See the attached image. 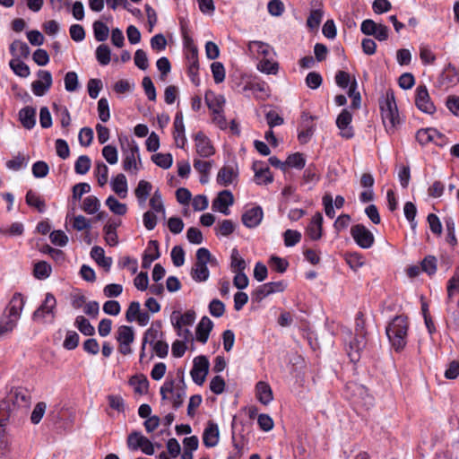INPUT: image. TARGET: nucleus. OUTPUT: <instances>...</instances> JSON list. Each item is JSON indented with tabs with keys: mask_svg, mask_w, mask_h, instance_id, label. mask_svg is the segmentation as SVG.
<instances>
[{
	"mask_svg": "<svg viewBox=\"0 0 459 459\" xmlns=\"http://www.w3.org/2000/svg\"><path fill=\"white\" fill-rule=\"evenodd\" d=\"M382 121L389 134H393L398 125L400 117L393 91H387L385 99L380 101Z\"/></svg>",
	"mask_w": 459,
	"mask_h": 459,
	"instance_id": "obj_1",
	"label": "nucleus"
},
{
	"mask_svg": "<svg viewBox=\"0 0 459 459\" xmlns=\"http://www.w3.org/2000/svg\"><path fill=\"white\" fill-rule=\"evenodd\" d=\"M407 332L408 321L407 317L403 316H396L386 326V335L396 351H400L405 347Z\"/></svg>",
	"mask_w": 459,
	"mask_h": 459,
	"instance_id": "obj_2",
	"label": "nucleus"
},
{
	"mask_svg": "<svg viewBox=\"0 0 459 459\" xmlns=\"http://www.w3.org/2000/svg\"><path fill=\"white\" fill-rule=\"evenodd\" d=\"M119 142L121 144V150L123 152V169L126 171H130L131 169H134L135 171L139 169L137 166L138 162L141 164L140 158V150L136 142L133 139H128V137H119Z\"/></svg>",
	"mask_w": 459,
	"mask_h": 459,
	"instance_id": "obj_3",
	"label": "nucleus"
},
{
	"mask_svg": "<svg viewBox=\"0 0 459 459\" xmlns=\"http://www.w3.org/2000/svg\"><path fill=\"white\" fill-rule=\"evenodd\" d=\"M212 255L205 247L196 251V261L191 270V276L195 281H205L208 280L210 272L207 264L211 262Z\"/></svg>",
	"mask_w": 459,
	"mask_h": 459,
	"instance_id": "obj_4",
	"label": "nucleus"
},
{
	"mask_svg": "<svg viewBox=\"0 0 459 459\" xmlns=\"http://www.w3.org/2000/svg\"><path fill=\"white\" fill-rule=\"evenodd\" d=\"M56 299L52 293H47L40 306L33 312L32 320L38 323H45L48 318L53 322L56 317Z\"/></svg>",
	"mask_w": 459,
	"mask_h": 459,
	"instance_id": "obj_5",
	"label": "nucleus"
},
{
	"mask_svg": "<svg viewBox=\"0 0 459 459\" xmlns=\"http://www.w3.org/2000/svg\"><path fill=\"white\" fill-rule=\"evenodd\" d=\"M174 380L166 381L163 385L160 387V393L162 400L168 399V394H172V404L174 409H178L184 403V399L186 396V385L184 380H181V386L175 387Z\"/></svg>",
	"mask_w": 459,
	"mask_h": 459,
	"instance_id": "obj_6",
	"label": "nucleus"
},
{
	"mask_svg": "<svg viewBox=\"0 0 459 459\" xmlns=\"http://www.w3.org/2000/svg\"><path fill=\"white\" fill-rule=\"evenodd\" d=\"M351 235L355 243L361 248H370L374 242L375 238L373 233L368 230L363 224H356L351 228Z\"/></svg>",
	"mask_w": 459,
	"mask_h": 459,
	"instance_id": "obj_7",
	"label": "nucleus"
},
{
	"mask_svg": "<svg viewBox=\"0 0 459 459\" xmlns=\"http://www.w3.org/2000/svg\"><path fill=\"white\" fill-rule=\"evenodd\" d=\"M209 360L205 356L200 355L194 359V365L190 371L193 381L202 385L209 371Z\"/></svg>",
	"mask_w": 459,
	"mask_h": 459,
	"instance_id": "obj_8",
	"label": "nucleus"
},
{
	"mask_svg": "<svg viewBox=\"0 0 459 459\" xmlns=\"http://www.w3.org/2000/svg\"><path fill=\"white\" fill-rule=\"evenodd\" d=\"M415 105L422 112L426 114H433L436 107L431 101L426 85H419L415 91Z\"/></svg>",
	"mask_w": 459,
	"mask_h": 459,
	"instance_id": "obj_9",
	"label": "nucleus"
},
{
	"mask_svg": "<svg viewBox=\"0 0 459 459\" xmlns=\"http://www.w3.org/2000/svg\"><path fill=\"white\" fill-rule=\"evenodd\" d=\"M39 80H36L31 83L32 92L39 97L47 93L52 85L51 73L47 70H39L38 73Z\"/></svg>",
	"mask_w": 459,
	"mask_h": 459,
	"instance_id": "obj_10",
	"label": "nucleus"
},
{
	"mask_svg": "<svg viewBox=\"0 0 459 459\" xmlns=\"http://www.w3.org/2000/svg\"><path fill=\"white\" fill-rule=\"evenodd\" d=\"M351 120L352 115L347 108H343L338 115L336 126L339 128L340 134L342 138L351 139L354 136V131L351 126Z\"/></svg>",
	"mask_w": 459,
	"mask_h": 459,
	"instance_id": "obj_11",
	"label": "nucleus"
},
{
	"mask_svg": "<svg viewBox=\"0 0 459 459\" xmlns=\"http://www.w3.org/2000/svg\"><path fill=\"white\" fill-rule=\"evenodd\" d=\"M195 151L202 158H209L215 153V149L211 140L203 133L198 132L195 134Z\"/></svg>",
	"mask_w": 459,
	"mask_h": 459,
	"instance_id": "obj_12",
	"label": "nucleus"
},
{
	"mask_svg": "<svg viewBox=\"0 0 459 459\" xmlns=\"http://www.w3.org/2000/svg\"><path fill=\"white\" fill-rule=\"evenodd\" d=\"M195 312L192 309L187 310L184 314L178 311H174L171 314L170 319L174 328L178 331V335H181L183 325H192L195 321Z\"/></svg>",
	"mask_w": 459,
	"mask_h": 459,
	"instance_id": "obj_13",
	"label": "nucleus"
},
{
	"mask_svg": "<svg viewBox=\"0 0 459 459\" xmlns=\"http://www.w3.org/2000/svg\"><path fill=\"white\" fill-rule=\"evenodd\" d=\"M173 126V137L176 142V145L177 147L183 149L186 143V137L185 134V125L182 111H178L176 113Z\"/></svg>",
	"mask_w": 459,
	"mask_h": 459,
	"instance_id": "obj_14",
	"label": "nucleus"
},
{
	"mask_svg": "<svg viewBox=\"0 0 459 459\" xmlns=\"http://www.w3.org/2000/svg\"><path fill=\"white\" fill-rule=\"evenodd\" d=\"M366 344V334L356 333L354 339L350 342L348 350V356L352 362L359 361Z\"/></svg>",
	"mask_w": 459,
	"mask_h": 459,
	"instance_id": "obj_15",
	"label": "nucleus"
},
{
	"mask_svg": "<svg viewBox=\"0 0 459 459\" xmlns=\"http://www.w3.org/2000/svg\"><path fill=\"white\" fill-rule=\"evenodd\" d=\"M323 215L319 212L312 217L306 229V234L311 240L316 241L321 238L323 235Z\"/></svg>",
	"mask_w": 459,
	"mask_h": 459,
	"instance_id": "obj_16",
	"label": "nucleus"
},
{
	"mask_svg": "<svg viewBox=\"0 0 459 459\" xmlns=\"http://www.w3.org/2000/svg\"><path fill=\"white\" fill-rule=\"evenodd\" d=\"M220 438L218 425L210 420L203 433V442L206 447H214L217 446Z\"/></svg>",
	"mask_w": 459,
	"mask_h": 459,
	"instance_id": "obj_17",
	"label": "nucleus"
},
{
	"mask_svg": "<svg viewBox=\"0 0 459 459\" xmlns=\"http://www.w3.org/2000/svg\"><path fill=\"white\" fill-rule=\"evenodd\" d=\"M263 216V209L260 206H255L245 212L241 220L246 227L252 229L261 223Z\"/></svg>",
	"mask_w": 459,
	"mask_h": 459,
	"instance_id": "obj_18",
	"label": "nucleus"
},
{
	"mask_svg": "<svg viewBox=\"0 0 459 459\" xmlns=\"http://www.w3.org/2000/svg\"><path fill=\"white\" fill-rule=\"evenodd\" d=\"M25 305V298L21 293H15L7 306V316L19 320Z\"/></svg>",
	"mask_w": 459,
	"mask_h": 459,
	"instance_id": "obj_19",
	"label": "nucleus"
},
{
	"mask_svg": "<svg viewBox=\"0 0 459 459\" xmlns=\"http://www.w3.org/2000/svg\"><path fill=\"white\" fill-rule=\"evenodd\" d=\"M36 113V108L30 106H26L19 111V121L24 128L30 130L35 126Z\"/></svg>",
	"mask_w": 459,
	"mask_h": 459,
	"instance_id": "obj_20",
	"label": "nucleus"
},
{
	"mask_svg": "<svg viewBox=\"0 0 459 459\" xmlns=\"http://www.w3.org/2000/svg\"><path fill=\"white\" fill-rule=\"evenodd\" d=\"M160 256L159 242L157 240H150L143 256L142 267L144 269L150 268L152 263L160 258Z\"/></svg>",
	"mask_w": 459,
	"mask_h": 459,
	"instance_id": "obj_21",
	"label": "nucleus"
},
{
	"mask_svg": "<svg viewBox=\"0 0 459 459\" xmlns=\"http://www.w3.org/2000/svg\"><path fill=\"white\" fill-rule=\"evenodd\" d=\"M255 180L258 185H268L273 182V177L268 167H263L262 162H254Z\"/></svg>",
	"mask_w": 459,
	"mask_h": 459,
	"instance_id": "obj_22",
	"label": "nucleus"
},
{
	"mask_svg": "<svg viewBox=\"0 0 459 459\" xmlns=\"http://www.w3.org/2000/svg\"><path fill=\"white\" fill-rule=\"evenodd\" d=\"M212 327V321L206 316H203L195 329L196 340L202 343H205Z\"/></svg>",
	"mask_w": 459,
	"mask_h": 459,
	"instance_id": "obj_23",
	"label": "nucleus"
},
{
	"mask_svg": "<svg viewBox=\"0 0 459 459\" xmlns=\"http://www.w3.org/2000/svg\"><path fill=\"white\" fill-rule=\"evenodd\" d=\"M186 58L188 61V75L193 83L195 85L199 84L198 78V70H199V62H198V50L195 48L192 49V52L186 53Z\"/></svg>",
	"mask_w": 459,
	"mask_h": 459,
	"instance_id": "obj_24",
	"label": "nucleus"
},
{
	"mask_svg": "<svg viewBox=\"0 0 459 459\" xmlns=\"http://www.w3.org/2000/svg\"><path fill=\"white\" fill-rule=\"evenodd\" d=\"M160 335L162 336V333L160 332V330L158 328H155L153 325H152L149 329L145 331L143 337L142 347L140 351V362H142L143 358L145 357L146 344H153L156 341H158L157 339Z\"/></svg>",
	"mask_w": 459,
	"mask_h": 459,
	"instance_id": "obj_25",
	"label": "nucleus"
},
{
	"mask_svg": "<svg viewBox=\"0 0 459 459\" xmlns=\"http://www.w3.org/2000/svg\"><path fill=\"white\" fill-rule=\"evenodd\" d=\"M91 256L100 267L104 268L106 272L110 270L112 258L105 256V252L102 247L98 246L93 247L91 251Z\"/></svg>",
	"mask_w": 459,
	"mask_h": 459,
	"instance_id": "obj_26",
	"label": "nucleus"
},
{
	"mask_svg": "<svg viewBox=\"0 0 459 459\" xmlns=\"http://www.w3.org/2000/svg\"><path fill=\"white\" fill-rule=\"evenodd\" d=\"M10 53L14 57L13 59L28 58L30 49L27 43L15 39L10 45Z\"/></svg>",
	"mask_w": 459,
	"mask_h": 459,
	"instance_id": "obj_27",
	"label": "nucleus"
},
{
	"mask_svg": "<svg viewBox=\"0 0 459 459\" xmlns=\"http://www.w3.org/2000/svg\"><path fill=\"white\" fill-rule=\"evenodd\" d=\"M255 390L256 397L261 403L266 405L272 402L273 398V391L267 383L263 381L258 382L255 385Z\"/></svg>",
	"mask_w": 459,
	"mask_h": 459,
	"instance_id": "obj_28",
	"label": "nucleus"
},
{
	"mask_svg": "<svg viewBox=\"0 0 459 459\" xmlns=\"http://www.w3.org/2000/svg\"><path fill=\"white\" fill-rule=\"evenodd\" d=\"M441 82L446 85V88L454 86L459 82V74L455 67L449 65L445 68L441 76Z\"/></svg>",
	"mask_w": 459,
	"mask_h": 459,
	"instance_id": "obj_29",
	"label": "nucleus"
},
{
	"mask_svg": "<svg viewBox=\"0 0 459 459\" xmlns=\"http://www.w3.org/2000/svg\"><path fill=\"white\" fill-rule=\"evenodd\" d=\"M237 174L232 167L223 166L218 172L217 183L221 186H227L233 182Z\"/></svg>",
	"mask_w": 459,
	"mask_h": 459,
	"instance_id": "obj_30",
	"label": "nucleus"
},
{
	"mask_svg": "<svg viewBox=\"0 0 459 459\" xmlns=\"http://www.w3.org/2000/svg\"><path fill=\"white\" fill-rule=\"evenodd\" d=\"M112 190L122 198H125L127 193V180L124 174H117L111 180Z\"/></svg>",
	"mask_w": 459,
	"mask_h": 459,
	"instance_id": "obj_31",
	"label": "nucleus"
},
{
	"mask_svg": "<svg viewBox=\"0 0 459 459\" xmlns=\"http://www.w3.org/2000/svg\"><path fill=\"white\" fill-rule=\"evenodd\" d=\"M152 188V186L150 182L146 180L139 181L137 187L134 190V194L140 205H143L146 203Z\"/></svg>",
	"mask_w": 459,
	"mask_h": 459,
	"instance_id": "obj_32",
	"label": "nucleus"
},
{
	"mask_svg": "<svg viewBox=\"0 0 459 459\" xmlns=\"http://www.w3.org/2000/svg\"><path fill=\"white\" fill-rule=\"evenodd\" d=\"M436 137H442V134L434 128L420 129L416 134V139L421 145H425L435 140Z\"/></svg>",
	"mask_w": 459,
	"mask_h": 459,
	"instance_id": "obj_33",
	"label": "nucleus"
},
{
	"mask_svg": "<svg viewBox=\"0 0 459 459\" xmlns=\"http://www.w3.org/2000/svg\"><path fill=\"white\" fill-rule=\"evenodd\" d=\"M116 340L119 343L132 344L134 341V332L132 326L121 325L117 331Z\"/></svg>",
	"mask_w": 459,
	"mask_h": 459,
	"instance_id": "obj_34",
	"label": "nucleus"
},
{
	"mask_svg": "<svg viewBox=\"0 0 459 459\" xmlns=\"http://www.w3.org/2000/svg\"><path fill=\"white\" fill-rule=\"evenodd\" d=\"M205 101L208 108L215 112H222V106L225 103V99L222 95H215L213 92H207L205 94Z\"/></svg>",
	"mask_w": 459,
	"mask_h": 459,
	"instance_id": "obj_35",
	"label": "nucleus"
},
{
	"mask_svg": "<svg viewBox=\"0 0 459 459\" xmlns=\"http://www.w3.org/2000/svg\"><path fill=\"white\" fill-rule=\"evenodd\" d=\"M234 203V197L230 190H223L220 192L217 197L212 202V210L217 208L232 205Z\"/></svg>",
	"mask_w": 459,
	"mask_h": 459,
	"instance_id": "obj_36",
	"label": "nucleus"
},
{
	"mask_svg": "<svg viewBox=\"0 0 459 459\" xmlns=\"http://www.w3.org/2000/svg\"><path fill=\"white\" fill-rule=\"evenodd\" d=\"M12 398H4L0 401V427H4L9 420L11 412L15 408L12 404Z\"/></svg>",
	"mask_w": 459,
	"mask_h": 459,
	"instance_id": "obj_37",
	"label": "nucleus"
},
{
	"mask_svg": "<svg viewBox=\"0 0 459 459\" xmlns=\"http://www.w3.org/2000/svg\"><path fill=\"white\" fill-rule=\"evenodd\" d=\"M74 326L86 336H92L95 333V328L90 321L83 316H76L74 320Z\"/></svg>",
	"mask_w": 459,
	"mask_h": 459,
	"instance_id": "obj_38",
	"label": "nucleus"
},
{
	"mask_svg": "<svg viewBox=\"0 0 459 459\" xmlns=\"http://www.w3.org/2000/svg\"><path fill=\"white\" fill-rule=\"evenodd\" d=\"M118 224L116 222H109L104 226L103 231L105 234V239L108 245L115 247L118 243V238L117 234V228Z\"/></svg>",
	"mask_w": 459,
	"mask_h": 459,
	"instance_id": "obj_39",
	"label": "nucleus"
},
{
	"mask_svg": "<svg viewBox=\"0 0 459 459\" xmlns=\"http://www.w3.org/2000/svg\"><path fill=\"white\" fill-rule=\"evenodd\" d=\"M25 199L28 205L35 207L39 212H45L46 204L44 200L32 190L27 192Z\"/></svg>",
	"mask_w": 459,
	"mask_h": 459,
	"instance_id": "obj_40",
	"label": "nucleus"
},
{
	"mask_svg": "<svg viewBox=\"0 0 459 459\" xmlns=\"http://www.w3.org/2000/svg\"><path fill=\"white\" fill-rule=\"evenodd\" d=\"M18 320L5 314L0 318V338L11 333L17 325Z\"/></svg>",
	"mask_w": 459,
	"mask_h": 459,
	"instance_id": "obj_41",
	"label": "nucleus"
},
{
	"mask_svg": "<svg viewBox=\"0 0 459 459\" xmlns=\"http://www.w3.org/2000/svg\"><path fill=\"white\" fill-rule=\"evenodd\" d=\"M9 65L13 72L20 77L26 78L30 74V67L20 59H12Z\"/></svg>",
	"mask_w": 459,
	"mask_h": 459,
	"instance_id": "obj_42",
	"label": "nucleus"
},
{
	"mask_svg": "<svg viewBox=\"0 0 459 459\" xmlns=\"http://www.w3.org/2000/svg\"><path fill=\"white\" fill-rule=\"evenodd\" d=\"M7 398L13 399L12 404L14 407L26 404L29 401L27 391L22 388L12 390L10 395Z\"/></svg>",
	"mask_w": 459,
	"mask_h": 459,
	"instance_id": "obj_43",
	"label": "nucleus"
},
{
	"mask_svg": "<svg viewBox=\"0 0 459 459\" xmlns=\"http://www.w3.org/2000/svg\"><path fill=\"white\" fill-rule=\"evenodd\" d=\"M92 27L94 38L97 41L103 42L108 39L109 29L104 22L101 21H96Z\"/></svg>",
	"mask_w": 459,
	"mask_h": 459,
	"instance_id": "obj_44",
	"label": "nucleus"
},
{
	"mask_svg": "<svg viewBox=\"0 0 459 459\" xmlns=\"http://www.w3.org/2000/svg\"><path fill=\"white\" fill-rule=\"evenodd\" d=\"M96 59L101 65H107L111 60V50L106 44H101L96 48Z\"/></svg>",
	"mask_w": 459,
	"mask_h": 459,
	"instance_id": "obj_45",
	"label": "nucleus"
},
{
	"mask_svg": "<svg viewBox=\"0 0 459 459\" xmlns=\"http://www.w3.org/2000/svg\"><path fill=\"white\" fill-rule=\"evenodd\" d=\"M421 271L428 275L432 276L436 273L437 268V260L434 255H427L420 263Z\"/></svg>",
	"mask_w": 459,
	"mask_h": 459,
	"instance_id": "obj_46",
	"label": "nucleus"
},
{
	"mask_svg": "<svg viewBox=\"0 0 459 459\" xmlns=\"http://www.w3.org/2000/svg\"><path fill=\"white\" fill-rule=\"evenodd\" d=\"M106 205L109 210L117 215H124L126 213L127 207L126 204L120 203L113 195H110L106 200Z\"/></svg>",
	"mask_w": 459,
	"mask_h": 459,
	"instance_id": "obj_47",
	"label": "nucleus"
},
{
	"mask_svg": "<svg viewBox=\"0 0 459 459\" xmlns=\"http://www.w3.org/2000/svg\"><path fill=\"white\" fill-rule=\"evenodd\" d=\"M152 160L157 166L163 169H168L172 166L173 158L170 153H156L152 156Z\"/></svg>",
	"mask_w": 459,
	"mask_h": 459,
	"instance_id": "obj_48",
	"label": "nucleus"
},
{
	"mask_svg": "<svg viewBox=\"0 0 459 459\" xmlns=\"http://www.w3.org/2000/svg\"><path fill=\"white\" fill-rule=\"evenodd\" d=\"M286 168H294L297 169H302L306 165V159L300 152H295L288 156L285 160Z\"/></svg>",
	"mask_w": 459,
	"mask_h": 459,
	"instance_id": "obj_49",
	"label": "nucleus"
},
{
	"mask_svg": "<svg viewBox=\"0 0 459 459\" xmlns=\"http://www.w3.org/2000/svg\"><path fill=\"white\" fill-rule=\"evenodd\" d=\"M130 385H134V392L139 394H144L149 388V381L146 377H133L130 379Z\"/></svg>",
	"mask_w": 459,
	"mask_h": 459,
	"instance_id": "obj_50",
	"label": "nucleus"
},
{
	"mask_svg": "<svg viewBox=\"0 0 459 459\" xmlns=\"http://www.w3.org/2000/svg\"><path fill=\"white\" fill-rule=\"evenodd\" d=\"M230 267L232 272L245 271L247 267L246 261L240 256L238 250L233 248L230 255Z\"/></svg>",
	"mask_w": 459,
	"mask_h": 459,
	"instance_id": "obj_51",
	"label": "nucleus"
},
{
	"mask_svg": "<svg viewBox=\"0 0 459 459\" xmlns=\"http://www.w3.org/2000/svg\"><path fill=\"white\" fill-rule=\"evenodd\" d=\"M100 207V200L94 195H89L84 198L82 210L88 214L96 213Z\"/></svg>",
	"mask_w": 459,
	"mask_h": 459,
	"instance_id": "obj_52",
	"label": "nucleus"
},
{
	"mask_svg": "<svg viewBox=\"0 0 459 459\" xmlns=\"http://www.w3.org/2000/svg\"><path fill=\"white\" fill-rule=\"evenodd\" d=\"M403 212L405 218L410 222L411 230H414L417 227V221H415L417 208L415 204L411 202H406L403 206Z\"/></svg>",
	"mask_w": 459,
	"mask_h": 459,
	"instance_id": "obj_53",
	"label": "nucleus"
},
{
	"mask_svg": "<svg viewBox=\"0 0 459 459\" xmlns=\"http://www.w3.org/2000/svg\"><path fill=\"white\" fill-rule=\"evenodd\" d=\"M51 266L45 261H40L34 265V276L37 279L42 280L48 278L51 273Z\"/></svg>",
	"mask_w": 459,
	"mask_h": 459,
	"instance_id": "obj_54",
	"label": "nucleus"
},
{
	"mask_svg": "<svg viewBox=\"0 0 459 459\" xmlns=\"http://www.w3.org/2000/svg\"><path fill=\"white\" fill-rule=\"evenodd\" d=\"M91 161L89 156L81 155L74 164V170L79 175L86 174L91 169Z\"/></svg>",
	"mask_w": 459,
	"mask_h": 459,
	"instance_id": "obj_55",
	"label": "nucleus"
},
{
	"mask_svg": "<svg viewBox=\"0 0 459 459\" xmlns=\"http://www.w3.org/2000/svg\"><path fill=\"white\" fill-rule=\"evenodd\" d=\"M150 206L153 212L162 213V215L165 216V207L161 194L159 190H156L150 199Z\"/></svg>",
	"mask_w": 459,
	"mask_h": 459,
	"instance_id": "obj_56",
	"label": "nucleus"
},
{
	"mask_svg": "<svg viewBox=\"0 0 459 459\" xmlns=\"http://www.w3.org/2000/svg\"><path fill=\"white\" fill-rule=\"evenodd\" d=\"M446 230V241L452 247H455L457 244V239L455 237V224L454 219L452 217H447L445 220Z\"/></svg>",
	"mask_w": 459,
	"mask_h": 459,
	"instance_id": "obj_57",
	"label": "nucleus"
},
{
	"mask_svg": "<svg viewBox=\"0 0 459 459\" xmlns=\"http://www.w3.org/2000/svg\"><path fill=\"white\" fill-rule=\"evenodd\" d=\"M345 261L349 264V266L354 271L360 268L365 263L363 255L359 253L346 254Z\"/></svg>",
	"mask_w": 459,
	"mask_h": 459,
	"instance_id": "obj_58",
	"label": "nucleus"
},
{
	"mask_svg": "<svg viewBox=\"0 0 459 459\" xmlns=\"http://www.w3.org/2000/svg\"><path fill=\"white\" fill-rule=\"evenodd\" d=\"M80 336L75 331L69 330L66 332L63 347L68 351L74 350L79 344Z\"/></svg>",
	"mask_w": 459,
	"mask_h": 459,
	"instance_id": "obj_59",
	"label": "nucleus"
},
{
	"mask_svg": "<svg viewBox=\"0 0 459 459\" xmlns=\"http://www.w3.org/2000/svg\"><path fill=\"white\" fill-rule=\"evenodd\" d=\"M269 264L273 270L280 273H285L289 267V262L277 255H272L269 259Z\"/></svg>",
	"mask_w": 459,
	"mask_h": 459,
	"instance_id": "obj_60",
	"label": "nucleus"
},
{
	"mask_svg": "<svg viewBox=\"0 0 459 459\" xmlns=\"http://www.w3.org/2000/svg\"><path fill=\"white\" fill-rule=\"evenodd\" d=\"M278 63L263 59L257 64V69L267 74H275L278 72Z\"/></svg>",
	"mask_w": 459,
	"mask_h": 459,
	"instance_id": "obj_61",
	"label": "nucleus"
},
{
	"mask_svg": "<svg viewBox=\"0 0 459 459\" xmlns=\"http://www.w3.org/2000/svg\"><path fill=\"white\" fill-rule=\"evenodd\" d=\"M271 287L267 283L258 286L251 294L252 299L255 302H261L264 298L273 294L270 290Z\"/></svg>",
	"mask_w": 459,
	"mask_h": 459,
	"instance_id": "obj_62",
	"label": "nucleus"
},
{
	"mask_svg": "<svg viewBox=\"0 0 459 459\" xmlns=\"http://www.w3.org/2000/svg\"><path fill=\"white\" fill-rule=\"evenodd\" d=\"M284 245L288 247L298 244L301 239V233L294 230H287L283 233Z\"/></svg>",
	"mask_w": 459,
	"mask_h": 459,
	"instance_id": "obj_63",
	"label": "nucleus"
},
{
	"mask_svg": "<svg viewBox=\"0 0 459 459\" xmlns=\"http://www.w3.org/2000/svg\"><path fill=\"white\" fill-rule=\"evenodd\" d=\"M459 290V267L455 268L454 275L447 282V295L452 298Z\"/></svg>",
	"mask_w": 459,
	"mask_h": 459,
	"instance_id": "obj_64",
	"label": "nucleus"
}]
</instances>
